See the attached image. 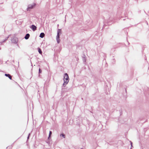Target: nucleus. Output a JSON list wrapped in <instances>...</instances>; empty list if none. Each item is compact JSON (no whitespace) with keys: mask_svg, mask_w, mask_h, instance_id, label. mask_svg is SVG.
<instances>
[{"mask_svg":"<svg viewBox=\"0 0 149 149\" xmlns=\"http://www.w3.org/2000/svg\"><path fill=\"white\" fill-rule=\"evenodd\" d=\"M69 80L68 75L67 73H65L64 77L63 80L64 83L63 85L64 86H65V85L68 83Z\"/></svg>","mask_w":149,"mask_h":149,"instance_id":"obj_1","label":"nucleus"},{"mask_svg":"<svg viewBox=\"0 0 149 149\" xmlns=\"http://www.w3.org/2000/svg\"><path fill=\"white\" fill-rule=\"evenodd\" d=\"M60 30L59 29L58 31L57 35V38H56V40H57V42L58 43H59L60 39H59V32H60Z\"/></svg>","mask_w":149,"mask_h":149,"instance_id":"obj_2","label":"nucleus"},{"mask_svg":"<svg viewBox=\"0 0 149 149\" xmlns=\"http://www.w3.org/2000/svg\"><path fill=\"white\" fill-rule=\"evenodd\" d=\"M5 75L6 76L8 77L10 79H12V77L10 74H6Z\"/></svg>","mask_w":149,"mask_h":149,"instance_id":"obj_3","label":"nucleus"},{"mask_svg":"<svg viewBox=\"0 0 149 149\" xmlns=\"http://www.w3.org/2000/svg\"><path fill=\"white\" fill-rule=\"evenodd\" d=\"M32 30L33 31H35L36 29V27L34 25H32Z\"/></svg>","mask_w":149,"mask_h":149,"instance_id":"obj_4","label":"nucleus"},{"mask_svg":"<svg viewBox=\"0 0 149 149\" xmlns=\"http://www.w3.org/2000/svg\"><path fill=\"white\" fill-rule=\"evenodd\" d=\"M29 36L30 35L29 34H27L25 36L24 38L26 39H27L29 38Z\"/></svg>","mask_w":149,"mask_h":149,"instance_id":"obj_5","label":"nucleus"},{"mask_svg":"<svg viewBox=\"0 0 149 149\" xmlns=\"http://www.w3.org/2000/svg\"><path fill=\"white\" fill-rule=\"evenodd\" d=\"M45 35L44 33H42L40 34V37L41 38H43L44 37Z\"/></svg>","mask_w":149,"mask_h":149,"instance_id":"obj_6","label":"nucleus"},{"mask_svg":"<svg viewBox=\"0 0 149 149\" xmlns=\"http://www.w3.org/2000/svg\"><path fill=\"white\" fill-rule=\"evenodd\" d=\"M38 52H39V53L41 54H42V51H41V49H40V48H38Z\"/></svg>","mask_w":149,"mask_h":149,"instance_id":"obj_7","label":"nucleus"},{"mask_svg":"<svg viewBox=\"0 0 149 149\" xmlns=\"http://www.w3.org/2000/svg\"><path fill=\"white\" fill-rule=\"evenodd\" d=\"M33 8V6H31V7H29L28 8V9H27V10H29V9H31Z\"/></svg>","mask_w":149,"mask_h":149,"instance_id":"obj_8","label":"nucleus"},{"mask_svg":"<svg viewBox=\"0 0 149 149\" xmlns=\"http://www.w3.org/2000/svg\"><path fill=\"white\" fill-rule=\"evenodd\" d=\"M60 136H62L64 138H65V134H61Z\"/></svg>","mask_w":149,"mask_h":149,"instance_id":"obj_9","label":"nucleus"},{"mask_svg":"<svg viewBox=\"0 0 149 149\" xmlns=\"http://www.w3.org/2000/svg\"><path fill=\"white\" fill-rule=\"evenodd\" d=\"M52 132L51 131H50L49 132V137L50 136V135L52 134Z\"/></svg>","mask_w":149,"mask_h":149,"instance_id":"obj_10","label":"nucleus"},{"mask_svg":"<svg viewBox=\"0 0 149 149\" xmlns=\"http://www.w3.org/2000/svg\"><path fill=\"white\" fill-rule=\"evenodd\" d=\"M42 72V70L40 69H39V72L41 73Z\"/></svg>","mask_w":149,"mask_h":149,"instance_id":"obj_11","label":"nucleus"}]
</instances>
